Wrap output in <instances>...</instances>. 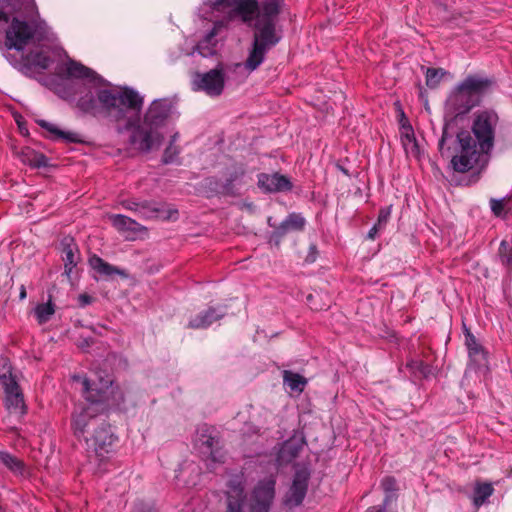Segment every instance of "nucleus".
<instances>
[{"label":"nucleus","mask_w":512,"mask_h":512,"mask_svg":"<svg viewBox=\"0 0 512 512\" xmlns=\"http://www.w3.org/2000/svg\"><path fill=\"white\" fill-rule=\"evenodd\" d=\"M498 121L496 112L478 111L474 114L472 134L469 131L455 132L451 123L446 122L438 144L441 156L451 158V166L456 172L482 169L494 147Z\"/></svg>","instance_id":"f257e3e1"},{"label":"nucleus","mask_w":512,"mask_h":512,"mask_svg":"<svg viewBox=\"0 0 512 512\" xmlns=\"http://www.w3.org/2000/svg\"><path fill=\"white\" fill-rule=\"evenodd\" d=\"M106 117L116 124L118 133L131 131L129 143L141 153L157 150L163 143L164 135L154 127L139 123V114L144 99L132 88L121 90L103 89L98 95Z\"/></svg>","instance_id":"f03ea898"},{"label":"nucleus","mask_w":512,"mask_h":512,"mask_svg":"<svg viewBox=\"0 0 512 512\" xmlns=\"http://www.w3.org/2000/svg\"><path fill=\"white\" fill-rule=\"evenodd\" d=\"M212 7L215 10L232 7L244 22L256 20L253 46L245 61L247 70H256L263 63L267 51L281 38L274 24L279 13L278 1L267 0L260 9L257 0H214Z\"/></svg>","instance_id":"7ed1b4c3"},{"label":"nucleus","mask_w":512,"mask_h":512,"mask_svg":"<svg viewBox=\"0 0 512 512\" xmlns=\"http://www.w3.org/2000/svg\"><path fill=\"white\" fill-rule=\"evenodd\" d=\"M75 381L81 382L85 403L78 404L72 414V429L75 437L81 439L88 435L97 424L104 419L100 416L107 408L106 393L112 384L110 378H99V383L85 377L73 376Z\"/></svg>","instance_id":"20e7f679"},{"label":"nucleus","mask_w":512,"mask_h":512,"mask_svg":"<svg viewBox=\"0 0 512 512\" xmlns=\"http://www.w3.org/2000/svg\"><path fill=\"white\" fill-rule=\"evenodd\" d=\"M12 12L21 13L29 21L15 17L6 30L5 46L8 49L21 51L35 37L38 10L34 0H5Z\"/></svg>","instance_id":"39448f33"},{"label":"nucleus","mask_w":512,"mask_h":512,"mask_svg":"<svg viewBox=\"0 0 512 512\" xmlns=\"http://www.w3.org/2000/svg\"><path fill=\"white\" fill-rule=\"evenodd\" d=\"M274 485L273 479L259 482L247 504L241 483L231 481L227 492V512H268L274 497Z\"/></svg>","instance_id":"423d86ee"},{"label":"nucleus","mask_w":512,"mask_h":512,"mask_svg":"<svg viewBox=\"0 0 512 512\" xmlns=\"http://www.w3.org/2000/svg\"><path fill=\"white\" fill-rule=\"evenodd\" d=\"M90 457L103 460L112 450L115 437L105 420L99 422L88 435L83 437Z\"/></svg>","instance_id":"0eeeda50"},{"label":"nucleus","mask_w":512,"mask_h":512,"mask_svg":"<svg viewBox=\"0 0 512 512\" xmlns=\"http://www.w3.org/2000/svg\"><path fill=\"white\" fill-rule=\"evenodd\" d=\"M225 72L222 65L207 72H195L192 76L191 87L195 92H204L210 97L220 96L225 87Z\"/></svg>","instance_id":"6e6552de"},{"label":"nucleus","mask_w":512,"mask_h":512,"mask_svg":"<svg viewBox=\"0 0 512 512\" xmlns=\"http://www.w3.org/2000/svg\"><path fill=\"white\" fill-rule=\"evenodd\" d=\"M0 382L5 391V407L8 412L17 417L26 414L27 407L24 402V396L10 368L5 366L2 368Z\"/></svg>","instance_id":"1a4fd4ad"},{"label":"nucleus","mask_w":512,"mask_h":512,"mask_svg":"<svg viewBox=\"0 0 512 512\" xmlns=\"http://www.w3.org/2000/svg\"><path fill=\"white\" fill-rule=\"evenodd\" d=\"M479 104V99L474 98L458 85L446 100V112L452 117H458L468 113Z\"/></svg>","instance_id":"9d476101"},{"label":"nucleus","mask_w":512,"mask_h":512,"mask_svg":"<svg viewBox=\"0 0 512 512\" xmlns=\"http://www.w3.org/2000/svg\"><path fill=\"white\" fill-rule=\"evenodd\" d=\"M173 105L168 99L154 100L144 114L143 121L159 130L172 114Z\"/></svg>","instance_id":"9b49d317"},{"label":"nucleus","mask_w":512,"mask_h":512,"mask_svg":"<svg viewBox=\"0 0 512 512\" xmlns=\"http://www.w3.org/2000/svg\"><path fill=\"white\" fill-rule=\"evenodd\" d=\"M311 470L308 465H297L290 485V505H300L307 493Z\"/></svg>","instance_id":"f8f14e48"},{"label":"nucleus","mask_w":512,"mask_h":512,"mask_svg":"<svg viewBox=\"0 0 512 512\" xmlns=\"http://www.w3.org/2000/svg\"><path fill=\"white\" fill-rule=\"evenodd\" d=\"M199 449L208 466L213 469L214 464L224 462V453L218 448V438L207 433V430L198 436Z\"/></svg>","instance_id":"ddd939ff"},{"label":"nucleus","mask_w":512,"mask_h":512,"mask_svg":"<svg viewBox=\"0 0 512 512\" xmlns=\"http://www.w3.org/2000/svg\"><path fill=\"white\" fill-rule=\"evenodd\" d=\"M463 90L471 96L479 99L492 87V79L480 75H469L460 84Z\"/></svg>","instance_id":"4468645a"},{"label":"nucleus","mask_w":512,"mask_h":512,"mask_svg":"<svg viewBox=\"0 0 512 512\" xmlns=\"http://www.w3.org/2000/svg\"><path fill=\"white\" fill-rule=\"evenodd\" d=\"M138 215L143 219L159 218L163 220L176 219L178 210L172 207L164 209L158 206L155 202H140Z\"/></svg>","instance_id":"2eb2a0df"},{"label":"nucleus","mask_w":512,"mask_h":512,"mask_svg":"<svg viewBox=\"0 0 512 512\" xmlns=\"http://www.w3.org/2000/svg\"><path fill=\"white\" fill-rule=\"evenodd\" d=\"M62 259L64 261V274L70 277L73 269L80 261V254L77 244L71 237H65L61 241Z\"/></svg>","instance_id":"dca6fc26"},{"label":"nucleus","mask_w":512,"mask_h":512,"mask_svg":"<svg viewBox=\"0 0 512 512\" xmlns=\"http://www.w3.org/2000/svg\"><path fill=\"white\" fill-rule=\"evenodd\" d=\"M112 225L122 233H126L127 237L134 236L140 232L146 231V228L135 220L121 214H114L110 217Z\"/></svg>","instance_id":"f3484780"},{"label":"nucleus","mask_w":512,"mask_h":512,"mask_svg":"<svg viewBox=\"0 0 512 512\" xmlns=\"http://www.w3.org/2000/svg\"><path fill=\"white\" fill-rule=\"evenodd\" d=\"M224 315V311L210 307L192 318L188 323V327L192 329H205L215 321L221 319Z\"/></svg>","instance_id":"a211bd4d"},{"label":"nucleus","mask_w":512,"mask_h":512,"mask_svg":"<svg viewBox=\"0 0 512 512\" xmlns=\"http://www.w3.org/2000/svg\"><path fill=\"white\" fill-rule=\"evenodd\" d=\"M0 464L15 476L26 477L28 475V469L23 460L7 451L0 450Z\"/></svg>","instance_id":"6ab92c4d"},{"label":"nucleus","mask_w":512,"mask_h":512,"mask_svg":"<svg viewBox=\"0 0 512 512\" xmlns=\"http://www.w3.org/2000/svg\"><path fill=\"white\" fill-rule=\"evenodd\" d=\"M465 344L468 350L470 361L475 366H481L486 361V353L483 347L477 342L475 336L469 331L465 334Z\"/></svg>","instance_id":"aec40b11"},{"label":"nucleus","mask_w":512,"mask_h":512,"mask_svg":"<svg viewBox=\"0 0 512 512\" xmlns=\"http://www.w3.org/2000/svg\"><path fill=\"white\" fill-rule=\"evenodd\" d=\"M258 185L266 192H276L285 188L288 185V180L277 173L272 175L261 174L258 179Z\"/></svg>","instance_id":"412c9836"},{"label":"nucleus","mask_w":512,"mask_h":512,"mask_svg":"<svg viewBox=\"0 0 512 512\" xmlns=\"http://www.w3.org/2000/svg\"><path fill=\"white\" fill-rule=\"evenodd\" d=\"M401 143L407 155L417 157L419 155V145L415 138L411 125L403 124L401 127Z\"/></svg>","instance_id":"4be33fe9"},{"label":"nucleus","mask_w":512,"mask_h":512,"mask_svg":"<svg viewBox=\"0 0 512 512\" xmlns=\"http://www.w3.org/2000/svg\"><path fill=\"white\" fill-rule=\"evenodd\" d=\"M38 124L40 127L44 128L45 130L50 132L57 139H62L67 143L81 142L80 135L76 132L61 130L56 125H54L46 120H39Z\"/></svg>","instance_id":"5701e85b"},{"label":"nucleus","mask_w":512,"mask_h":512,"mask_svg":"<svg viewBox=\"0 0 512 512\" xmlns=\"http://www.w3.org/2000/svg\"><path fill=\"white\" fill-rule=\"evenodd\" d=\"M90 267L102 276L124 275V272L104 261L101 257L93 255L89 258Z\"/></svg>","instance_id":"b1692460"},{"label":"nucleus","mask_w":512,"mask_h":512,"mask_svg":"<svg viewBox=\"0 0 512 512\" xmlns=\"http://www.w3.org/2000/svg\"><path fill=\"white\" fill-rule=\"evenodd\" d=\"M51 59L43 52H36L28 54L21 69L39 68L42 70L47 69L50 66Z\"/></svg>","instance_id":"393cba45"},{"label":"nucleus","mask_w":512,"mask_h":512,"mask_svg":"<svg viewBox=\"0 0 512 512\" xmlns=\"http://www.w3.org/2000/svg\"><path fill=\"white\" fill-rule=\"evenodd\" d=\"M20 159L24 164L30 165L32 167H44L47 165V158L38 152L30 148L23 149L20 154Z\"/></svg>","instance_id":"a878e982"},{"label":"nucleus","mask_w":512,"mask_h":512,"mask_svg":"<svg viewBox=\"0 0 512 512\" xmlns=\"http://www.w3.org/2000/svg\"><path fill=\"white\" fill-rule=\"evenodd\" d=\"M494 489L489 483H478L474 488L473 504L476 508L482 506L487 499L493 494Z\"/></svg>","instance_id":"bb28decb"},{"label":"nucleus","mask_w":512,"mask_h":512,"mask_svg":"<svg viewBox=\"0 0 512 512\" xmlns=\"http://www.w3.org/2000/svg\"><path fill=\"white\" fill-rule=\"evenodd\" d=\"M102 90H100L98 93H97V96L99 95V93L101 92ZM97 103L100 104L101 106V109L103 110L104 114L106 115V112L102 106V104L100 103L99 101V98H95L94 95L89 91L87 92L85 95H83L82 97L79 98L78 102H77V106L84 112H90V113H94L96 108H97Z\"/></svg>","instance_id":"cd10ccee"},{"label":"nucleus","mask_w":512,"mask_h":512,"mask_svg":"<svg viewBox=\"0 0 512 512\" xmlns=\"http://www.w3.org/2000/svg\"><path fill=\"white\" fill-rule=\"evenodd\" d=\"M66 72L69 76L75 78H91L93 76V71L79 62L70 60L66 65Z\"/></svg>","instance_id":"c85d7f7f"},{"label":"nucleus","mask_w":512,"mask_h":512,"mask_svg":"<svg viewBox=\"0 0 512 512\" xmlns=\"http://www.w3.org/2000/svg\"><path fill=\"white\" fill-rule=\"evenodd\" d=\"M447 74L448 72L443 68H427L425 75L426 85L431 89L437 88L443 77Z\"/></svg>","instance_id":"c756f323"},{"label":"nucleus","mask_w":512,"mask_h":512,"mask_svg":"<svg viewBox=\"0 0 512 512\" xmlns=\"http://www.w3.org/2000/svg\"><path fill=\"white\" fill-rule=\"evenodd\" d=\"M407 368L417 377L427 378L431 372L432 368L430 365L424 363L418 359H412L407 363Z\"/></svg>","instance_id":"7c9ffc66"},{"label":"nucleus","mask_w":512,"mask_h":512,"mask_svg":"<svg viewBox=\"0 0 512 512\" xmlns=\"http://www.w3.org/2000/svg\"><path fill=\"white\" fill-rule=\"evenodd\" d=\"M307 446L303 432L296 431L290 436V458L295 457Z\"/></svg>","instance_id":"2f4dec72"},{"label":"nucleus","mask_w":512,"mask_h":512,"mask_svg":"<svg viewBox=\"0 0 512 512\" xmlns=\"http://www.w3.org/2000/svg\"><path fill=\"white\" fill-rule=\"evenodd\" d=\"M55 313L54 305L51 300L47 303L39 304L35 308V315L40 324L46 323L50 320L51 316Z\"/></svg>","instance_id":"473e14b6"},{"label":"nucleus","mask_w":512,"mask_h":512,"mask_svg":"<svg viewBox=\"0 0 512 512\" xmlns=\"http://www.w3.org/2000/svg\"><path fill=\"white\" fill-rule=\"evenodd\" d=\"M308 385V378L303 375L290 371V392L300 394Z\"/></svg>","instance_id":"72a5a7b5"},{"label":"nucleus","mask_w":512,"mask_h":512,"mask_svg":"<svg viewBox=\"0 0 512 512\" xmlns=\"http://www.w3.org/2000/svg\"><path fill=\"white\" fill-rule=\"evenodd\" d=\"M381 486L386 493L384 503L389 504L394 498L393 492L396 490V480L393 477H385L381 481Z\"/></svg>","instance_id":"f704fd0d"},{"label":"nucleus","mask_w":512,"mask_h":512,"mask_svg":"<svg viewBox=\"0 0 512 512\" xmlns=\"http://www.w3.org/2000/svg\"><path fill=\"white\" fill-rule=\"evenodd\" d=\"M299 259H302L304 264H312L316 261L318 256V250L315 243H309L306 254L303 255L302 251H297Z\"/></svg>","instance_id":"c9c22d12"},{"label":"nucleus","mask_w":512,"mask_h":512,"mask_svg":"<svg viewBox=\"0 0 512 512\" xmlns=\"http://www.w3.org/2000/svg\"><path fill=\"white\" fill-rule=\"evenodd\" d=\"M180 154V148L177 145L169 144L166 149L164 150L163 156H162V162L164 164H170L175 162L178 155Z\"/></svg>","instance_id":"e433bc0d"},{"label":"nucleus","mask_w":512,"mask_h":512,"mask_svg":"<svg viewBox=\"0 0 512 512\" xmlns=\"http://www.w3.org/2000/svg\"><path fill=\"white\" fill-rule=\"evenodd\" d=\"M306 226V219L300 213H290V231H302Z\"/></svg>","instance_id":"4c0bfd02"},{"label":"nucleus","mask_w":512,"mask_h":512,"mask_svg":"<svg viewBox=\"0 0 512 512\" xmlns=\"http://www.w3.org/2000/svg\"><path fill=\"white\" fill-rule=\"evenodd\" d=\"M500 261L506 268L512 266V254L507 252V246L505 241H502L499 248Z\"/></svg>","instance_id":"58836bf2"},{"label":"nucleus","mask_w":512,"mask_h":512,"mask_svg":"<svg viewBox=\"0 0 512 512\" xmlns=\"http://www.w3.org/2000/svg\"><path fill=\"white\" fill-rule=\"evenodd\" d=\"M507 201L505 198L502 199H491L490 208L496 216H501L505 210Z\"/></svg>","instance_id":"ea45409f"},{"label":"nucleus","mask_w":512,"mask_h":512,"mask_svg":"<svg viewBox=\"0 0 512 512\" xmlns=\"http://www.w3.org/2000/svg\"><path fill=\"white\" fill-rule=\"evenodd\" d=\"M389 217H390V209L389 208H382L379 211L378 219H377V222L375 223V225H377L382 230H384V228L386 227L387 222L389 220Z\"/></svg>","instance_id":"a19ab883"},{"label":"nucleus","mask_w":512,"mask_h":512,"mask_svg":"<svg viewBox=\"0 0 512 512\" xmlns=\"http://www.w3.org/2000/svg\"><path fill=\"white\" fill-rule=\"evenodd\" d=\"M78 302L80 307H85L93 302V298L90 295L83 293L78 296Z\"/></svg>","instance_id":"79ce46f5"},{"label":"nucleus","mask_w":512,"mask_h":512,"mask_svg":"<svg viewBox=\"0 0 512 512\" xmlns=\"http://www.w3.org/2000/svg\"><path fill=\"white\" fill-rule=\"evenodd\" d=\"M122 205L125 209L134 211L138 214L140 202L127 200V201H123Z\"/></svg>","instance_id":"37998d69"},{"label":"nucleus","mask_w":512,"mask_h":512,"mask_svg":"<svg viewBox=\"0 0 512 512\" xmlns=\"http://www.w3.org/2000/svg\"><path fill=\"white\" fill-rule=\"evenodd\" d=\"M382 229L378 227L377 225H373L372 228L369 230L367 234V238L370 240H374L379 232H381Z\"/></svg>","instance_id":"c03bdc74"},{"label":"nucleus","mask_w":512,"mask_h":512,"mask_svg":"<svg viewBox=\"0 0 512 512\" xmlns=\"http://www.w3.org/2000/svg\"><path fill=\"white\" fill-rule=\"evenodd\" d=\"M215 35H216V32H215L214 30H212L210 33H208V34H207V36H206V39H205L203 42H200V43L198 44V46H197V47H198V49H201V47H202V45H203L204 43H210V41L215 37ZM199 52H200V54H202V55H204V56L206 55V54H205V53H203L201 50H199Z\"/></svg>","instance_id":"a18cd8bd"},{"label":"nucleus","mask_w":512,"mask_h":512,"mask_svg":"<svg viewBox=\"0 0 512 512\" xmlns=\"http://www.w3.org/2000/svg\"><path fill=\"white\" fill-rule=\"evenodd\" d=\"M387 505H388V504H385V503L383 502V505H382V506H372V507L368 508V509L366 510V512H385V509H386V506H387Z\"/></svg>","instance_id":"49530a36"},{"label":"nucleus","mask_w":512,"mask_h":512,"mask_svg":"<svg viewBox=\"0 0 512 512\" xmlns=\"http://www.w3.org/2000/svg\"><path fill=\"white\" fill-rule=\"evenodd\" d=\"M178 139H179V133H178V132H175V133L170 137L169 144L176 145L175 143L177 142V140H178Z\"/></svg>","instance_id":"de8ad7c7"},{"label":"nucleus","mask_w":512,"mask_h":512,"mask_svg":"<svg viewBox=\"0 0 512 512\" xmlns=\"http://www.w3.org/2000/svg\"><path fill=\"white\" fill-rule=\"evenodd\" d=\"M20 299L23 300L26 298V289L25 287L22 285L21 288H20Z\"/></svg>","instance_id":"09e8293b"},{"label":"nucleus","mask_w":512,"mask_h":512,"mask_svg":"<svg viewBox=\"0 0 512 512\" xmlns=\"http://www.w3.org/2000/svg\"><path fill=\"white\" fill-rule=\"evenodd\" d=\"M282 374H283V383H284V385H285V384H287V383H288V370H284V371L282 372Z\"/></svg>","instance_id":"8fccbe9b"},{"label":"nucleus","mask_w":512,"mask_h":512,"mask_svg":"<svg viewBox=\"0 0 512 512\" xmlns=\"http://www.w3.org/2000/svg\"><path fill=\"white\" fill-rule=\"evenodd\" d=\"M0 512H4L3 508L0 506Z\"/></svg>","instance_id":"3c124183"}]
</instances>
